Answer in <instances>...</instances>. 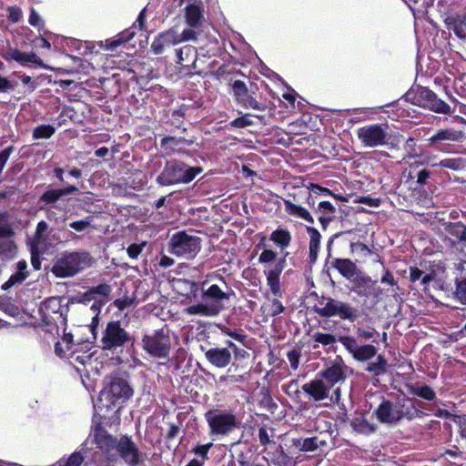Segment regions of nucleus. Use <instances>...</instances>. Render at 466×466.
Segmentation results:
<instances>
[{"label": "nucleus", "mask_w": 466, "mask_h": 466, "mask_svg": "<svg viewBox=\"0 0 466 466\" xmlns=\"http://www.w3.org/2000/svg\"><path fill=\"white\" fill-rule=\"evenodd\" d=\"M338 341L351 355L352 359L358 362H366L376 357V360L369 362L365 368L367 372L379 377L388 371L389 364L387 359L382 354H377L378 349L374 345H359L357 339L349 335L339 336Z\"/></svg>", "instance_id": "nucleus-1"}, {"label": "nucleus", "mask_w": 466, "mask_h": 466, "mask_svg": "<svg viewBox=\"0 0 466 466\" xmlns=\"http://www.w3.org/2000/svg\"><path fill=\"white\" fill-rule=\"evenodd\" d=\"M63 297H50L41 302L39 315L46 331L59 335V329H66L69 303L63 304Z\"/></svg>", "instance_id": "nucleus-2"}, {"label": "nucleus", "mask_w": 466, "mask_h": 466, "mask_svg": "<svg viewBox=\"0 0 466 466\" xmlns=\"http://www.w3.org/2000/svg\"><path fill=\"white\" fill-rule=\"evenodd\" d=\"M214 279H218L220 284H211L207 289L205 286L208 281L202 282L201 286L195 281L187 280L188 290L186 294L187 298H198L200 289L202 290L201 298L203 301L208 302L210 305H216L219 308V312L223 309L222 302L228 300L235 294L234 290L227 284L224 277L216 275Z\"/></svg>", "instance_id": "nucleus-3"}, {"label": "nucleus", "mask_w": 466, "mask_h": 466, "mask_svg": "<svg viewBox=\"0 0 466 466\" xmlns=\"http://www.w3.org/2000/svg\"><path fill=\"white\" fill-rule=\"evenodd\" d=\"M94 263V258L86 250L65 251L54 263L51 272L56 278H71L88 268Z\"/></svg>", "instance_id": "nucleus-4"}, {"label": "nucleus", "mask_w": 466, "mask_h": 466, "mask_svg": "<svg viewBox=\"0 0 466 466\" xmlns=\"http://www.w3.org/2000/svg\"><path fill=\"white\" fill-rule=\"evenodd\" d=\"M133 393V389L125 378L119 375L112 376L98 397V408L106 409V411L116 408L118 410L120 404L129 400Z\"/></svg>", "instance_id": "nucleus-5"}, {"label": "nucleus", "mask_w": 466, "mask_h": 466, "mask_svg": "<svg viewBox=\"0 0 466 466\" xmlns=\"http://www.w3.org/2000/svg\"><path fill=\"white\" fill-rule=\"evenodd\" d=\"M203 171L201 167H190L177 160H167L161 173L157 177V183L166 187L177 184H187Z\"/></svg>", "instance_id": "nucleus-6"}, {"label": "nucleus", "mask_w": 466, "mask_h": 466, "mask_svg": "<svg viewBox=\"0 0 466 466\" xmlns=\"http://www.w3.org/2000/svg\"><path fill=\"white\" fill-rule=\"evenodd\" d=\"M313 310L321 318L338 317L340 320H348L350 323L355 322L359 318L358 309L332 297L322 296L319 299V305L313 307Z\"/></svg>", "instance_id": "nucleus-7"}, {"label": "nucleus", "mask_w": 466, "mask_h": 466, "mask_svg": "<svg viewBox=\"0 0 466 466\" xmlns=\"http://www.w3.org/2000/svg\"><path fill=\"white\" fill-rule=\"evenodd\" d=\"M404 98L415 106L430 109L435 113L446 115L451 113V106L439 98L433 91L425 86L411 87L406 92Z\"/></svg>", "instance_id": "nucleus-8"}, {"label": "nucleus", "mask_w": 466, "mask_h": 466, "mask_svg": "<svg viewBox=\"0 0 466 466\" xmlns=\"http://www.w3.org/2000/svg\"><path fill=\"white\" fill-rule=\"evenodd\" d=\"M142 349L151 357L168 359L172 349L170 330L164 327L145 334L141 339Z\"/></svg>", "instance_id": "nucleus-9"}, {"label": "nucleus", "mask_w": 466, "mask_h": 466, "mask_svg": "<svg viewBox=\"0 0 466 466\" xmlns=\"http://www.w3.org/2000/svg\"><path fill=\"white\" fill-rule=\"evenodd\" d=\"M210 436H228L238 426L237 416L230 410L210 409L204 414Z\"/></svg>", "instance_id": "nucleus-10"}, {"label": "nucleus", "mask_w": 466, "mask_h": 466, "mask_svg": "<svg viewBox=\"0 0 466 466\" xmlns=\"http://www.w3.org/2000/svg\"><path fill=\"white\" fill-rule=\"evenodd\" d=\"M288 252L283 257L279 258L276 264L264 269V274L267 279V285L269 287L271 293L275 298L270 301L269 311L272 317L281 314L285 310V307L279 299L282 296L280 288V275L285 268L286 257Z\"/></svg>", "instance_id": "nucleus-11"}, {"label": "nucleus", "mask_w": 466, "mask_h": 466, "mask_svg": "<svg viewBox=\"0 0 466 466\" xmlns=\"http://www.w3.org/2000/svg\"><path fill=\"white\" fill-rule=\"evenodd\" d=\"M201 249V239L186 231L175 233L168 243V251L177 257L194 258Z\"/></svg>", "instance_id": "nucleus-12"}, {"label": "nucleus", "mask_w": 466, "mask_h": 466, "mask_svg": "<svg viewBox=\"0 0 466 466\" xmlns=\"http://www.w3.org/2000/svg\"><path fill=\"white\" fill-rule=\"evenodd\" d=\"M128 343H134V338L127 331L120 320L107 322L101 339V348L106 350H116L124 348Z\"/></svg>", "instance_id": "nucleus-13"}, {"label": "nucleus", "mask_w": 466, "mask_h": 466, "mask_svg": "<svg viewBox=\"0 0 466 466\" xmlns=\"http://www.w3.org/2000/svg\"><path fill=\"white\" fill-rule=\"evenodd\" d=\"M93 442L96 444V447L101 451L108 462L116 461V451L119 439L109 433L101 423L96 424L93 430Z\"/></svg>", "instance_id": "nucleus-14"}, {"label": "nucleus", "mask_w": 466, "mask_h": 466, "mask_svg": "<svg viewBox=\"0 0 466 466\" xmlns=\"http://www.w3.org/2000/svg\"><path fill=\"white\" fill-rule=\"evenodd\" d=\"M387 125L369 124L357 129L359 140L369 147H376L387 144Z\"/></svg>", "instance_id": "nucleus-15"}, {"label": "nucleus", "mask_w": 466, "mask_h": 466, "mask_svg": "<svg viewBox=\"0 0 466 466\" xmlns=\"http://www.w3.org/2000/svg\"><path fill=\"white\" fill-rule=\"evenodd\" d=\"M445 237L442 241L447 247L462 251L466 248V225L461 221L442 224Z\"/></svg>", "instance_id": "nucleus-16"}, {"label": "nucleus", "mask_w": 466, "mask_h": 466, "mask_svg": "<svg viewBox=\"0 0 466 466\" xmlns=\"http://www.w3.org/2000/svg\"><path fill=\"white\" fill-rule=\"evenodd\" d=\"M116 453L129 466H137L143 463L144 456H146L139 451L131 436L127 434L120 436Z\"/></svg>", "instance_id": "nucleus-17"}, {"label": "nucleus", "mask_w": 466, "mask_h": 466, "mask_svg": "<svg viewBox=\"0 0 466 466\" xmlns=\"http://www.w3.org/2000/svg\"><path fill=\"white\" fill-rule=\"evenodd\" d=\"M348 373L352 374L353 370L348 367L340 359L319 371L318 375L331 389L336 384H343L348 378Z\"/></svg>", "instance_id": "nucleus-18"}, {"label": "nucleus", "mask_w": 466, "mask_h": 466, "mask_svg": "<svg viewBox=\"0 0 466 466\" xmlns=\"http://www.w3.org/2000/svg\"><path fill=\"white\" fill-rule=\"evenodd\" d=\"M462 137L463 134L461 131L453 128H442L430 137L427 141L430 147L437 151L450 153L451 147L449 142H459Z\"/></svg>", "instance_id": "nucleus-19"}, {"label": "nucleus", "mask_w": 466, "mask_h": 466, "mask_svg": "<svg viewBox=\"0 0 466 466\" xmlns=\"http://www.w3.org/2000/svg\"><path fill=\"white\" fill-rule=\"evenodd\" d=\"M62 341H56L55 344V353L59 358H65L69 356L74 359L75 361L86 365V361L89 360L92 357V353H88V355H77L78 350L76 349V343L74 342L73 334L66 332V329H63Z\"/></svg>", "instance_id": "nucleus-20"}, {"label": "nucleus", "mask_w": 466, "mask_h": 466, "mask_svg": "<svg viewBox=\"0 0 466 466\" xmlns=\"http://www.w3.org/2000/svg\"><path fill=\"white\" fill-rule=\"evenodd\" d=\"M232 89L236 101L242 107L259 111H264L268 108L265 103L257 101L253 96L254 92H249L246 84L242 80H235L232 84Z\"/></svg>", "instance_id": "nucleus-21"}, {"label": "nucleus", "mask_w": 466, "mask_h": 466, "mask_svg": "<svg viewBox=\"0 0 466 466\" xmlns=\"http://www.w3.org/2000/svg\"><path fill=\"white\" fill-rule=\"evenodd\" d=\"M1 56L6 61H15L23 66H26L29 64H35L41 68H45L46 66L43 60L35 52H22L15 47L7 46L4 47L1 53Z\"/></svg>", "instance_id": "nucleus-22"}, {"label": "nucleus", "mask_w": 466, "mask_h": 466, "mask_svg": "<svg viewBox=\"0 0 466 466\" xmlns=\"http://www.w3.org/2000/svg\"><path fill=\"white\" fill-rule=\"evenodd\" d=\"M423 403L420 400L411 398H398L395 401L399 422L402 420H412L421 418L424 413L419 409Z\"/></svg>", "instance_id": "nucleus-23"}, {"label": "nucleus", "mask_w": 466, "mask_h": 466, "mask_svg": "<svg viewBox=\"0 0 466 466\" xmlns=\"http://www.w3.org/2000/svg\"><path fill=\"white\" fill-rule=\"evenodd\" d=\"M178 44H180L178 33L174 28H171L159 33L154 38L150 46V50L155 55H162L165 53V51Z\"/></svg>", "instance_id": "nucleus-24"}, {"label": "nucleus", "mask_w": 466, "mask_h": 466, "mask_svg": "<svg viewBox=\"0 0 466 466\" xmlns=\"http://www.w3.org/2000/svg\"><path fill=\"white\" fill-rule=\"evenodd\" d=\"M350 290L361 298H369L374 294L376 280L363 272H358L350 280Z\"/></svg>", "instance_id": "nucleus-25"}, {"label": "nucleus", "mask_w": 466, "mask_h": 466, "mask_svg": "<svg viewBox=\"0 0 466 466\" xmlns=\"http://www.w3.org/2000/svg\"><path fill=\"white\" fill-rule=\"evenodd\" d=\"M193 144L194 139H187L182 137L166 136L160 140V147L167 156H171L175 153L188 156V151L183 147H189Z\"/></svg>", "instance_id": "nucleus-26"}, {"label": "nucleus", "mask_w": 466, "mask_h": 466, "mask_svg": "<svg viewBox=\"0 0 466 466\" xmlns=\"http://www.w3.org/2000/svg\"><path fill=\"white\" fill-rule=\"evenodd\" d=\"M301 390L309 399L319 402L329 398L330 387L320 378L303 384Z\"/></svg>", "instance_id": "nucleus-27"}, {"label": "nucleus", "mask_w": 466, "mask_h": 466, "mask_svg": "<svg viewBox=\"0 0 466 466\" xmlns=\"http://www.w3.org/2000/svg\"><path fill=\"white\" fill-rule=\"evenodd\" d=\"M376 419L383 424H398L399 419L395 402L390 400L382 399L381 402L373 411Z\"/></svg>", "instance_id": "nucleus-28"}, {"label": "nucleus", "mask_w": 466, "mask_h": 466, "mask_svg": "<svg viewBox=\"0 0 466 466\" xmlns=\"http://www.w3.org/2000/svg\"><path fill=\"white\" fill-rule=\"evenodd\" d=\"M205 358L212 366L223 369L226 368L232 360L231 351L226 348L213 347L205 351Z\"/></svg>", "instance_id": "nucleus-29"}, {"label": "nucleus", "mask_w": 466, "mask_h": 466, "mask_svg": "<svg viewBox=\"0 0 466 466\" xmlns=\"http://www.w3.org/2000/svg\"><path fill=\"white\" fill-rule=\"evenodd\" d=\"M90 294L95 297V302L91 305L93 312L100 313L102 307H104L110 299V293L112 288L107 283H101L88 289Z\"/></svg>", "instance_id": "nucleus-30"}, {"label": "nucleus", "mask_w": 466, "mask_h": 466, "mask_svg": "<svg viewBox=\"0 0 466 466\" xmlns=\"http://www.w3.org/2000/svg\"><path fill=\"white\" fill-rule=\"evenodd\" d=\"M177 63L181 67L191 70L196 69V63L198 60V50L191 45H186L178 49H176Z\"/></svg>", "instance_id": "nucleus-31"}, {"label": "nucleus", "mask_w": 466, "mask_h": 466, "mask_svg": "<svg viewBox=\"0 0 466 466\" xmlns=\"http://www.w3.org/2000/svg\"><path fill=\"white\" fill-rule=\"evenodd\" d=\"M292 444L296 449L303 452H314L319 448L328 446L327 441L320 439L319 436L294 438L292 439Z\"/></svg>", "instance_id": "nucleus-32"}, {"label": "nucleus", "mask_w": 466, "mask_h": 466, "mask_svg": "<svg viewBox=\"0 0 466 466\" xmlns=\"http://www.w3.org/2000/svg\"><path fill=\"white\" fill-rule=\"evenodd\" d=\"M445 23L448 29L453 31L458 38L466 40V15H450L446 18Z\"/></svg>", "instance_id": "nucleus-33"}, {"label": "nucleus", "mask_w": 466, "mask_h": 466, "mask_svg": "<svg viewBox=\"0 0 466 466\" xmlns=\"http://www.w3.org/2000/svg\"><path fill=\"white\" fill-rule=\"evenodd\" d=\"M331 266L348 280H350L358 273L357 265L350 258H334Z\"/></svg>", "instance_id": "nucleus-34"}, {"label": "nucleus", "mask_w": 466, "mask_h": 466, "mask_svg": "<svg viewBox=\"0 0 466 466\" xmlns=\"http://www.w3.org/2000/svg\"><path fill=\"white\" fill-rule=\"evenodd\" d=\"M307 232L310 238L309 245V262L313 264L318 258L321 235L319 230L313 227H307Z\"/></svg>", "instance_id": "nucleus-35"}, {"label": "nucleus", "mask_w": 466, "mask_h": 466, "mask_svg": "<svg viewBox=\"0 0 466 466\" xmlns=\"http://www.w3.org/2000/svg\"><path fill=\"white\" fill-rule=\"evenodd\" d=\"M136 35V32L132 28L126 29L116 36L106 40L105 49L106 51H116L118 46L130 41Z\"/></svg>", "instance_id": "nucleus-36"}, {"label": "nucleus", "mask_w": 466, "mask_h": 466, "mask_svg": "<svg viewBox=\"0 0 466 466\" xmlns=\"http://www.w3.org/2000/svg\"><path fill=\"white\" fill-rule=\"evenodd\" d=\"M406 388L410 394L422 400L432 401L437 399L436 392L429 385L407 384Z\"/></svg>", "instance_id": "nucleus-37"}, {"label": "nucleus", "mask_w": 466, "mask_h": 466, "mask_svg": "<svg viewBox=\"0 0 466 466\" xmlns=\"http://www.w3.org/2000/svg\"><path fill=\"white\" fill-rule=\"evenodd\" d=\"M269 239L281 250L289 247L292 236L287 228H278L273 230L269 236Z\"/></svg>", "instance_id": "nucleus-38"}, {"label": "nucleus", "mask_w": 466, "mask_h": 466, "mask_svg": "<svg viewBox=\"0 0 466 466\" xmlns=\"http://www.w3.org/2000/svg\"><path fill=\"white\" fill-rule=\"evenodd\" d=\"M186 311L189 315L216 316L219 313V308H217L215 304L210 305L208 302L204 301L203 303L187 307Z\"/></svg>", "instance_id": "nucleus-39"}, {"label": "nucleus", "mask_w": 466, "mask_h": 466, "mask_svg": "<svg viewBox=\"0 0 466 466\" xmlns=\"http://www.w3.org/2000/svg\"><path fill=\"white\" fill-rule=\"evenodd\" d=\"M285 211L296 218L304 219L305 221L313 224L314 219L310 213L303 207L292 203L290 200L284 199Z\"/></svg>", "instance_id": "nucleus-40"}, {"label": "nucleus", "mask_w": 466, "mask_h": 466, "mask_svg": "<svg viewBox=\"0 0 466 466\" xmlns=\"http://www.w3.org/2000/svg\"><path fill=\"white\" fill-rule=\"evenodd\" d=\"M17 245L12 238H0V258L2 260H12L17 255Z\"/></svg>", "instance_id": "nucleus-41"}, {"label": "nucleus", "mask_w": 466, "mask_h": 466, "mask_svg": "<svg viewBox=\"0 0 466 466\" xmlns=\"http://www.w3.org/2000/svg\"><path fill=\"white\" fill-rule=\"evenodd\" d=\"M350 425L355 431L362 434H370L377 430V427L370 423L362 415L353 418Z\"/></svg>", "instance_id": "nucleus-42"}, {"label": "nucleus", "mask_w": 466, "mask_h": 466, "mask_svg": "<svg viewBox=\"0 0 466 466\" xmlns=\"http://www.w3.org/2000/svg\"><path fill=\"white\" fill-rule=\"evenodd\" d=\"M202 11L196 5H189L186 7V22L190 27H198L202 18Z\"/></svg>", "instance_id": "nucleus-43"}, {"label": "nucleus", "mask_w": 466, "mask_h": 466, "mask_svg": "<svg viewBox=\"0 0 466 466\" xmlns=\"http://www.w3.org/2000/svg\"><path fill=\"white\" fill-rule=\"evenodd\" d=\"M419 159L414 160L410 164V169H417L420 166H426L431 167H440L438 157L431 153L421 154L416 156Z\"/></svg>", "instance_id": "nucleus-44"}, {"label": "nucleus", "mask_w": 466, "mask_h": 466, "mask_svg": "<svg viewBox=\"0 0 466 466\" xmlns=\"http://www.w3.org/2000/svg\"><path fill=\"white\" fill-rule=\"evenodd\" d=\"M440 167L451 169L453 171L466 170L465 157H447L439 161Z\"/></svg>", "instance_id": "nucleus-45"}, {"label": "nucleus", "mask_w": 466, "mask_h": 466, "mask_svg": "<svg viewBox=\"0 0 466 466\" xmlns=\"http://www.w3.org/2000/svg\"><path fill=\"white\" fill-rule=\"evenodd\" d=\"M432 174L433 172L424 167L418 171H416V169H410L409 177L410 179H416L415 182L418 187H424L429 183V179Z\"/></svg>", "instance_id": "nucleus-46"}, {"label": "nucleus", "mask_w": 466, "mask_h": 466, "mask_svg": "<svg viewBox=\"0 0 466 466\" xmlns=\"http://www.w3.org/2000/svg\"><path fill=\"white\" fill-rule=\"evenodd\" d=\"M237 461L238 466H270L267 461L260 462L254 455L245 452L238 454Z\"/></svg>", "instance_id": "nucleus-47"}, {"label": "nucleus", "mask_w": 466, "mask_h": 466, "mask_svg": "<svg viewBox=\"0 0 466 466\" xmlns=\"http://www.w3.org/2000/svg\"><path fill=\"white\" fill-rule=\"evenodd\" d=\"M15 236V231L8 221V214L0 211V238H9Z\"/></svg>", "instance_id": "nucleus-48"}, {"label": "nucleus", "mask_w": 466, "mask_h": 466, "mask_svg": "<svg viewBox=\"0 0 466 466\" xmlns=\"http://www.w3.org/2000/svg\"><path fill=\"white\" fill-rule=\"evenodd\" d=\"M56 132V128L52 125H39L33 129L32 137L34 139H48Z\"/></svg>", "instance_id": "nucleus-49"}, {"label": "nucleus", "mask_w": 466, "mask_h": 466, "mask_svg": "<svg viewBox=\"0 0 466 466\" xmlns=\"http://www.w3.org/2000/svg\"><path fill=\"white\" fill-rule=\"evenodd\" d=\"M454 299L466 306V277L455 279Z\"/></svg>", "instance_id": "nucleus-50"}, {"label": "nucleus", "mask_w": 466, "mask_h": 466, "mask_svg": "<svg viewBox=\"0 0 466 466\" xmlns=\"http://www.w3.org/2000/svg\"><path fill=\"white\" fill-rule=\"evenodd\" d=\"M187 110V107L185 105H181L177 109L173 110L170 123L176 129H180L182 127Z\"/></svg>", "instance_id": "nucleus-51"}, {"label": "nucleus", "mask_w": 466, "mask_h": 466, "mask_svg": "<svg viewBox=\"0 0 466 466\" xmlns=\"http://www.w3.org/2000/svg\"><path fill=\"white\" fill-rule=\"evenodd\" d=\"M62 198L60 188H51L46 190L39 198L40 202H44L46 205H53Z\"/></svg>", "instance_id": "nucleus-52"}, {"label": "nucleus", "mask_w": 466, "mask_h": 466, "mask_svg": "<svg viewBox=\"0 0 466 466\" xmlns=\"http://www.w3.org/2000/svg\"><path fill=\"white\" fill-rule=\"evenodd\" d=\"M220 330L223 334L228 335L234 339L235 340L245 344L248 336L244 333V331L240 329L231 328L228 326H222Z\"/></svg>", "instance_id": "nucleus-53"}, {"label": "nucleus", "mask_w": 466, "mask_h": 466, "mask_svg": "<svg viewBox=\"0 0 466 466\" xmlns=\"http://www.w3.org/2000/svg\"><path fill=\"white\" fill-rule=\"evenodd\" d=\"M212 447V442H208L206 444H197L191 450V452L198 457L197 459H198V461H202V464H205V461L208 460V452Z\"/></svg>", "instance_id": "nucleus-54"}, {"label": "nucleus", "mask_w": 466, "mask_h": 466, "mask_svg": "<svg viewBox=\"0 0 466 466\" xmlns=\"http://www.w3.org/2000/svg\"><path fill=\"white\" fill-rule=\"evenodd\" d=\"M273 429L268 428L266 425H263L258 428V441L261 446H268L269 444H275V441L272 440Z\"/></svg>", "instance_id": "nucleus-55"}, {"label": "nucleus", "mask_w": 466, "mask_h": 466, "mask_svg": "<svg viewBox=\"0 0 466 466\" xmlns=\"http://www.w3.org/2000/svg\"><path fill=\"white\" fill-rule=\"evenodd\" d=\"M28 277V274H21L20 272H15L12 274L9 279L2 284L1 289L3 290H8L13 286L16 284H20L25 281Z\"/></svg>", "instance_id": "nucleus-56"}, {"label": "nucleus", "mask_w": 466, "mask_h": 466, "mask_svg": "<svg viewBox=\"0 0 466 466\" xmlns=\"http://www.w3.org/2000/svg\"><path fill=\"white\" fill-rule=\"evenodd\" d=\"M313 340L323 346L332 345L337 341L336 336L331 333L316 332Z\"/></svg>", "instance_id": "nucleus-57"}, {"label": "nucleus", "mask_w": 466, "mask_h": 466, "mask_svg": "<svg viewBox=\"0 0 466 466\" xmlns=\"http://www.w3.org/2000/svg\"><path fill=\"white\" fill-rule=\"evenodd\" d=\"M95 302V297L90 294L89 289L83 293H79L72 298L69 299L68 303L74 304H83V305H88L90 302Z\"/></svg>", "instance_id": "nucleus-58"}, {"label": "nucleus", "mask_w": 466, "mask_h": 466, "mask_svg": "<svg viewBox=\"0 0 466 466\" xmlns=\"http://www.w3.org/2000/svg\"><path fill=\"white\" fill-rule=\"evenodd\" d=\"M226 345L229 348V350L231 351V354L234 353V359L236 360H242L245 359H248L249 354L248 352L244 350L238 348L234 342L231 340H227Z\"/></svg>", "instance_id": "nucleus-59"}, {"label": "nucleus", "mask_w": 466, "mask_h": 466, "mask_svg": "<svg viewBox=\"0 0 466 466\" xmlns=\"http://www.w3.org/2000/svg\"><path fill=\"white\" fill-rule=\"evenodd\" d=\"M254 123L250 118L249 114L243 115L241 116H238L232 120L230 122V127H236V128H244L249 126H252Z\"/></svg>", "instance_id": "nucleus-60"}, {"label": "nucleus", "mask_w": 466, "mask_h": 466, "mask_svg": "<svg viewBox=\"0 0 466 466\" xmlns=\"http://www.w3.org/2000/svg\"><path fill=\"white\" fill-rule=\"evenodd\" d=\"M278 253L272 249H264L259 257H258V262L261 264H268L273 261H278L279 258L277 259ZM277 262H275L276 264Z\"/></svg>", "instance_id": "nucleus-61"}, {"label": "nucleus", "mask_w": 466, "mask_h": 466, "mask_svg": "<svg viewBox=\"0 0 466 466\" xmlns=\"http://www.w3.org/2000/svg\"><path fill=\"white\" fill-rule=\"evenodd\" d=\"M146 242L143 241L141 243H132L130 244L127 248V252L130 258L136 259L138 258V256L141 254L143 248L146 246Z\"/></svg>", "instance_id": "nucleus-62"}, {"label": "nucleus", "mask_w": 466, "mask_h": 466, "mask_svg": "<svg viewBox=\"0 0 466 466\" xmlns=\"http://www.w3.org/2000/svg\"><path fill=\"white\" fill-rule=\"evenodd\" d=\"M300 350L299 349L293 348L287 353V358L289 361L290 368L296 370L299 367L300 360Z\"/></svg>", "instance_id": "nucleus-63"}, {"label": "nucleus", "mask_w": 466, "mask_h": 466, "mask_svg": "<svg viewBox=\"0 0 466 466\" xmlns=\"http://www.w3.org/2000/svg\"><path fill=\"white\" fill-rule=\"evenodd\" d=\"M22 18V10L19 6L13 5L7 8V19L10 23L15 24Z\"/></svg>", "instance_id": "nucleus-64"}]
</instances>
